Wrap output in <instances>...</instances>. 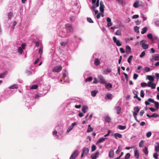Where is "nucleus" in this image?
Segmentation results:
<instances>
[{"label": "nucleus", "mask_w": 159, "mask_h": 159, "mask_svg": "<svg viewBox=\"0 0 159 159\" xmlns=\"http://www.w3.org/2000/svg\"><path fill=\"white\" fill-rule=\"evenodd\" d=\"M134 155L136 158L138 159L139 158V153L137 148H135L134 150Z\"/></svg>", "instance_id": "7"}, {"label": "nucleus", "mask_w": 159, "mask_h": 159, "mask_svg": "<svg viewBox=\"0 0 159 159\" xmlns=\"http://www.w3.org/2000/svg\"><path fill=\"white\" fill-rule=\"evenodd\" d=\"M155 107L157 108V109H158L159 107V103L158 102H157L155 101V102H154Z\"/></svg>", "instance_id": "42"}, {"label": "nucleus", "mask_w": 159, "mask_h": 159, "mask_svg": "<svg viewBox=\"0 0 159 159\" xmlns=\"http://www.w3.org/2000/svg\"><path fill=\"white\" fill-rule=\"evenodd\" d=\"M141 85L142 87H144L147 85V83L145 82H143L141 83Z\"/></svg>", "instance_id": "60"}, {"label": "nucleus", "mask_w": 159, "mask_h": 159, "mask_svg": "<svg viewBox=\"0 0 159 159\" xmlns=\"http://www.w3.org/2000/svg\"><path fill=\"white\" fill-rule=\"evenodd\" d=\"M38 86L37 84H34L31 86V89H36L38 88Z\"/></svg>", "instance_id": "41"}, {"label": "nucleus", "mask_w": 159, "mask_h": 159, "mask_svg": "<svg viewBox=\"0 0 159 159\" xmlns=\"http://www.w3.org/2000/svg\"><path fill=\"white\" fill-rule=\"evenodd\" d=\"M153 59L154 60H159V55H157L153 56Z\"/></svg>", "instance_id": "35"}, {"label": "nucleus", "mask_w": 159, "mask_h": 159, "mask_svg": "<svg viewBox=\"0 0 159 159\" xmlns=\"http://www.w3.org/2000/svg\"><path fill=\"white\" fill-rule=\"evenodd\" d=\"M13 16V14H12V13L11 12H9L8 13V18L9 19H11L12 16Z\"/></svg>", "instance_id": "40"}, {"label": "nucleus", "mask_w": 159, "mask_h": 159, "mask_svg": "<svg viewBox=\"0 0 159 159\" xmlns=\"http://www.w3.org/2000/svg\"><path fill=\"white\" fill-rule=\"evenodd\" d=\"M67 43V42H61V43L60 44L62 46H66Z\"/></svg>", "instance_id": "57"}, {"label": "nucleus", "mask_w": 159, "mask_h": 159, "mask_svg": "<svg viewBox=\"0 0 159 159\" xmlns=\"http://www.w3.org/2000/svg\"><path fill=\"white\" fill-rule=\"evenodd\" d=\"M87 21L89 23H93V21L92 20V19H91V18H90V17H88L87 18Z\"/></svg>", "instance_id": "55"}, {"label": "nucleus", "mask_w": 159, "mask_h": 159, "mask_svg": "<svg viewBox=\"0 0 159 159\" xmlns=\"http://www.w3.org/2000/svg\"><path fill=\"white\" fill-rule=\"evenodd\" d=\"M113 40L114 43H115L116 45L118 46H120L122 45L121 43L120 42V40H117L116 38V37L114 36L113 37Z\"/></svg>", "instance_id": "4"}, {"label": "nucleus", "mask_w": 159, "mask_h": 159, "mask_svg": "<svg viewBox=\"0 0 159 159\" xmlns=\"http://www.w3.org/2000/svg\"><path fill=\"white\" fill-rule=\"evenodd\" d=\"M98 93V91L96 90L92 91L91 92V94L92 96L93 97H95L97 93Z\"/></svg>", "instance_id": "31"}, {"label": "nucleus", "mask_w": 159, "mask_h": 159, "mask_svg": "<svg viewBox=\"0 0 159 159\" xmlns=\"http://www.w3.org/2000/svg\"><path fill=\"white\" fill-rule=\"evenodd\" d=\"M140 96L142 98H143L144 97V92L143 90H141L140 92Z\"/></svg>", "instance_id": "61"}, {"label": "nucleus", "mask_w": 159, "mask_h": 159, "mask_svg": "<svg viewBox=\"0 0 159 159\" xmlns=\"http://www.w3.org/2000/svg\"><path fill=\"white\" fill-rule=\"evenodd\" d=\"M116 110L117 112V114H119L121 111V108L120 107H119L118 106H116Z\"/></svg>", "instance_id": "21"}, {"label": "nucleus", "mask_w": 159, "mask_h": 159, "mask_svg": "<svg viewBox=\"0 0 159 159\" xmlns=\"http://www.w3.org/2000/svg\"><path fill=\"white\" fill-rule=\"evenodd\" d=\"M23 49L21 48V47H19L18 49V52L20 53H22L23 52Z\"/></svg>", "instance_id": "56"}, {"label": "nucleus", "mask_w": 159, "mask_h": 159, "mask_svg": "<svg viewBox=\"0 0 159 159\" xmlns=\"http://www.w3.org/2000/svg\"><path fill=\"white\" fill-rule=\"evenodd\" d=\"M134 112H135L137 113L139 112L140 110L138 106L135 107L134 108Z\"/></svg>", "instance_id": "34"}, {"label": "nucleus", "mask_w": 159, "mask_h": 159, "mask_svg": "<svg viewBox=\"0 0 159 159\" xmlns=\"http://www.w3.org/2000/svg\"><path fill=\"white\" fill-rule=\"evenodd\" d=\"M147 37H148V38L149 39H152V34H148V35H147Z\"/></svg>", "instance_id": "59"}, {"label": "nucleus", "mask_w": 159, "mask_h": 159, "mask_svg": "<svg viewBox=\"0 0 159 159\" xmlns=\"http://www.w3.org/2000/svg\"><path fill=\"white\" fill-rule=\"evenodd\" d=\"M61 70H50V72L51 74H53L55 72L58 73Z\"/></svg>", "instance_id": "49"}, {"label": "nucleus", "mask_w": 159, "mask_h": 159, "mask_svg": "<svg viewBox=\"0 0 159 159\" xmlns=\"http://www.w3.org/2000/svg\"><path fill=\"white\" fill-rule=\"evenodd\" d=\"M157 114H156L155 113L153 114L151 116V117H155L156 118L158 116Z\"/></svg>", "instance_id": "62"}, {"label": "nucleus", "mask_w": 159, "mask_h": 159, "mask_svg": "<svg viewBox=\"0 0 159 159\" xmlns=\"http://www.w3.org/2000/svg\"><path fill=\"white\" fill-rule=\"evenodd\" d=\"M151 135H152V132L151 131H150V132H148L146 134V136L147 138H149L151 136Z\"/></svg>", "instance_id": "51"}, {"label": "nucleus", "mask_w": 159, "mask_h": 159, "mask_svg": "<svg viewBox=\"0 0 159 159\" xmlns=\"http://www.w3.org/2000/svg\"><path fill=\"white\" fill-rule=\"evenodd\" d=\"M99 154L98 152H97L96 153L92 154L91 156V158L92 159H96L98 157Z\"/></svg>", "instance_id": "6"}, {"label": "nucleus", "mask_w": 159, "mask_h": 159, "mask_svg": "<svg viewBox=\"0 0 159 159\" xmlns=\"http://www.w3.org/2000/svg\"><path fill=\"white\" fill-rule=\"evenodd\" d=\"M8 73V71L6 70L4 72L0 74V78H2L6 76Z\"/></svg>", "instance_id": "23"}, {"label": "nucleus", "mask_w": 159, "mask_h": 159, "mask_svg": "<svg viewBox=\"0 0 159 159\" xmlns=\"http://www.w3.org/2000/svg\"><path fill=\"white\" fill-rule=\"evenodd\" d=\"M132 58L133 56L132 55H130L128 58L127 61L129 63H130L131 59H132Z\"/></svg>", "instance_id": "52"}, {"label": "nucleus", "mask_w": 159, "mask_h": 159, "mask_svg": "<svg viewBox=\"0 0 159 159\" xmlns=\"http://www.w3.org/2000/svg\"><path fill=\"white\" fill-rule=\"evenodd\" d=\"M113 96L110 93L107 94L105 97V99H106L111 100Z\"/></svg>", "instance_id": "15"}, {"label": "nucleus", "mask_w": 159, "mask_h": 159, "mask_svg": "<svg viewBox=\"0 0 159 159\" xmlns=\"http://www.w3.org/2000/svg\"><path fill=\"white\" fill-rule=\"evenodd\" d=\"M150 87L152 89H155L156 87V85L155 84L152 82L151 84V86H150Z\"/></svg>", "instance_id": "48"}, {"label": "nucleus", "mask_w": 159, "mask_h": 159, "mask_svg": "<svg viewBox=\"0 0 159 159\" xmlns=\"http://www.w3.org/2000/svg\"><path fill=\"white\" fill-rule=\"evenodd\" d=\"M125 48L126 52L131 53V48L128 45H126L125 46Z\"/></svg>", "instance_id": "22"}, {"label": "nucleus", "mask_w": 159, "mask_h": 159, "mask_svg": "<svg viewBox=\"0 0 159 159\" xmlns=\"http://www.w3.org/2000/svg\"><path fill=\"white\" fill-rule=\"evenodd\" d=\"M153 157L155 159H157L158 157V154L157 153H155L153 155Z\"/></svg>", "instance_id": "54"}, {"label": "nucleus", "mask_w": 159, "mask_h": 159, "mask_svg": "<svg viewBox=\"0 0 159 159\" xmlns=\"http://www.w3.org/2000/svg\"><path fill=\"white\" fill-rule=\"evenodd\" d=\"M104 118L106 122L109 123L111 122V118L109 116H106Z\"/></svg>", "instance_id": "19"}, {"label": "nucleus", "mask_w": 159, "mask_h": 159, "mask_svg": "<svg viewBox=\"0 0 159 159\" xmlns=\"http://www.w3.org/2000/svg\"><path fill=\"white\" fill-rule=\"evenodd\" d=\"M78 155V151L77 150L74 151L71 156L70 159H75Z\"/></svg>", "instance_id": "1"}, {"label": "nucleus", "mask_w": 159, "mask_h": 159, "mask_svg": "<svg viewBox=\"0 0 159 159\" xmlns=\"http://www.w3.org/2000/svg\"><path fill=\"white\" fill-rule=\"evenodd\" d=\"M63 133V131H62L61 132L58 131H57L56 129L54 130L52 132V134L53 135H55L56 136H57V138H58V135H57V133L61 135Z\"/></svg>", "instance_id": "9"}, {"label": "nucleus", "mask_w": 159, "mask_h": 159, "mask_svg": "<svg viewBox=\"0 0 159 159\" xmlns=\"http://www.w3.org/2000/svg\"><path fill=\"white\" fill-rule=\"evenodd\" d=\"M96 148V146L94 144L93 145L92 147L91 151L93 152L94 151Z\"/></svg>", "instance_id": "46"}, {"label": "nucleus", "mask_w": 159, "mask_h": 159, "mask_svg": "<svg viewBox=\"0 0 159 159\" xmlns=\"http://www.w3.org/2000/svg\"><path fill=\"white\" fill-rule=\"evenodd\" d=\"M98 81L101 84H104L106 83V81L105 79L101 75H99L98 77Z\"/></svg>", "instance_id": "3"}, {"label": "nucleus", "mask_w": 159, "mask_h": 159, "mask_svg": "<svg viewBox=\"0 0 159 159\" xmlns=\"http://www.w3.org/2000/svg\"><path fill=\"white\" fill-rule=\"evenodd\" d=\"M114 151L112 150H111L109 152V156L110 158H112L114 156Z\"/></svg>", "instance_id": "20"}, {"label": "nucleus", "mask_w": 159, "mask_h": 159, "mask_svg": "<svg viewBox=\"0 0 159 159\" xmlns=\"http://www.w3.org/2000/svg\"><path fill=\"white\" fill-rule=\"evenodd\" d=\"M105 6L103 4V2L102 1H101L100 2V10L101 12H103L104 11V8Z\"/></svg>", "instance_id": "8"}, {"label": "nucleus", "mask_w": 159, "mask_h": 159, "mask_svg": "<svg viewBox=\"0 0 159 159\" xmlns=\"http://www.w3.org/2000/svg\"><path fill=\"white\" fill-rule=\"evenodd\" d=\"M144 141L142 140L139 143V146L140 147H142L143 146Z\"/></svg>", "instance_id": "47"}, {"label": "nucleus", "mask_w": 159, "mask_h": 159, "mask_svg": "<svg viewBox=\"0 0 159 159\" xmlns=\"http://www.w3.org/2000/svg\"><path fill=\"white\" fill-rule=\"evenodd\" d=\"M88 109V107L86 105H84L83 106L82 108V111L84 113H85Z\"/></svg>", "instance_id": "12"}, {"label": "nucleus", "mask_w": 159, "mask_h": 159, "mask_svg": "<svg viewBox=\"0 0 159 159\" xmlns=\"http://www.w3.org/2000/svg\"><path fill=\"white\" fill-rule=\"evenodd\" d=\"M154 102H155V101L153 99L149 98L148 99L147 101L145 102V104L146 105H148L150 104V102L154 103Z\"/></svg>", "instance_id": "10"}, {"label": "nucleus", "mask_w": 159, "mask_h": 159, "mask_svg": "<svg viewBox=\"0 0 159 159\" xmlns=\"http://www.w3.org/2000/svg\"><path fill=\"white\" fill-rule=\"evenodd\" d=\"M25 73L27 75H30L34 74L35 71L34 70H26Z\"/></svg>", "instance_id": "11"}, {"label": "nucleus", "mask_w": 159, "mask_h": 159, "mask_svg": "<svg viewBox=\"0 0 159 159\" xmlns=\"http://www.w3.org/2000/svg\"><path fill=\"white\" fill-rule=\"evenodd\" d=\"M73 129V127L70 126L67 129L66 133H68L72 129Z\"/></svg>", "instance_id": "50"}, {"label": "nucleus", "mask_w": 159, "mask_h": 159, "mask_svg": "<svg viewBox=\"0 0 159 159\" xmlns=\"http://www.w3.org/2000/svg\"><path fill=\"white\" fill-rule=\"evenodd\" d=\"M139 2H136L133 4V7L135 8H137L139 7Z\"/></svg>", "instance_id": "38"}, {"label": "nucleus", "mask_w": 159, "mask_h": 159, "mask_svg": "<svg viewBox=\"0 0 159 159\" xmlns=\"http://www.w3.org/2000/svg\"><path fill=\"white\" fill-rule=\"evenodd\" d=\"M89 152V149L87 148H84L82 150V153L84 154L87 155L88 154Z\"/></svg>", "instance_id": "14"}, {"label": "nucleus", "mask_w": 159, "mask_h": 159, "mask_svg": "<svg viewBox=\"0 0 159 159\" xmlns=\"http://www.w3.org/2000/svg\"><path fill=\"white\" fill-rule=\"evenodd\" d=\"M114 135L115 138L116 139H117L118 138H121L122 137V135L119 133H115L114 134Z\"/></svg>", "instance_id": "16"}, {"label": "nucleus", "mask_w": 159, "mask_h": 159, "mask_svg": "<svg viewBox=\"0 0 159 159\" xmlns=\"http://www.w3.org/2000/svg\"><path fill=\"white\" fill-rule=\"evenodd\" d=\"M93 79V78L92 77H89L88 78L84 80L85 82H90Z\"/></svg>", "instance_id": "36"}, {"label": "nucleus", "mask_w": 159, "mask_h": 159, "mask_svg": "<svg viewBox=\"0 0 159 159\" xmlns=\"http://www.w3.org/2000/svg\"><path fill=\"white\" fill-rule=\"evenodd\" d=\"M62 67L60 65L57 66L55 68L54 70H61Z\"/></svg>", "instance_id": "45"}, {"label": "nucleus", "mask_w": 159, "mask_h": 159, "mask_svg": "<svg viewBox=\"0 0 159 159\" xmlns=\"http://www.w3.org/2000/svg\"><path fill=\"white\" fill-rule=\"evenodd\" d=\"M139 27L137 26L134 27V30L135 32H136L137 33H139Z\"/></svg>", "instance_id": "37"}, {"label": "nucleus", "mask_w": 159, "mask_h": 159, "mask_svg": "<svg viewBox=\"0 0 159 159\" xmlns=\"http://www.w3.org/2000/svg\"><path fill=\"white\" fill-rule=\"evenodd\" d=\"M107 139V138L102 137L100 138L97 142V144L100 143L104 141Z\"/></svg>", "instance_id": "17"}, {"label": "nucleus", "mask_w": 159, "mask_h": 159, "mask_svg": "<svg viewBox=\"0 0 159 159\" xmlns=\"http://www.w3.org/2000/svg\"><path fill=\"white\" fill-rule=\"evenodd\" d=\"M118 3L120 4H122L125 2L124 0H116Z\"/></svg>", "instance_id": "53"}, {"label": "nucleus", "mask_w": 159, "mask_h": 159, "mask_svg": "<svg viewBox=\"0 0 159 159\" xmlns=\"http://www.w3.org/2000/svg\"><path fill=\"white\" fill-rule=\"evenodd\" d=\"M157 145L155 146V150L157 152H159V143H156Z\"/></svg>", "instance_id": "27"}, {"label": "nucleus", "mask_w": 159, "mask_h": 159, "mask_svg": "<svg viewBox=\"0 0 159 159\" xmlns=\"http://www.w3.org/2000/svg\"><path fill=\"white\" fill-rule=\"evenodd\" d=\"M93 128L91 127L90 125H88V128L87 130V132L89 133L93 131Z\"/></svg>", "instance_id": "26"}, {"label": "nucleus", "mask_w": 159, "mask_h": 159, "mask_svg": "<svg viewBox=\"0 0 159 159\" xmlns=\"http://www.w3.org/2000/svg\"><path fill=\"white\" fill-rule=\"evenodd\" d=\"M145 51H143L142 52L141 54L140 55V57L141 58L143 57L145 55Z\"/></svg>", "instance_id": "44"}, {"label": "nucleus", "mask_w": 159, "mask_h": 159, "mask_svg": "<svg viewBox=\"0 0 159 159\" xmlns=\"http://www.w3.org/2000/svg\"><path fill=\"white\" fill-rule=\"evenodd\" d=\"M94 64L96 65H98L100 63V61L99 59L98 58H96L94 61Z\"/></svg>", "instance_id": "33"}, {"label": "nucleus", "mask_w": 159, "mask_h": 159, "mask_svg": "<svg viewBox=\"0 0 159 159\" xmlns=\"http://www.w3.org/2000/svg\"><path fill=\"white\" fill-rule=\"evenodd\" d=\"M147 30L148 28L147 27H144L142 29V31H141V33L142 34H144L147 32Z\"/></svg>", "instance_id": "32"}, {"label": "nucleus", "mask_w": 159, "mask_h": 159, "mask_svg": "<svg viewBox=\"0 0 159 159\" xmlns=\"http://www.w3.org/2000/svg\"><path fill=\"white\" fill-rule=\"evenodd\" d=\"M104 84L105 88L107 89H111L112 87V85L110 83H107L106 82Z\"/></svg>", "instance_id": "18"}, {"label": "nucleus", "mask_w": 159, "mask_h": 159, "mask_svg": "<svg viewBox=\"0 0 159 159\" xmlns=\"http://www.w3.org/2000/svg\"><path fill=\"white\" fill-rule=\"evenodd\" d=\"M122 149V147L121 145H120L118 146V148L116 152V153L117 154H119L120 152Z\"/></svg>", "instance_id": "24"}, {"label": "nucleus", "mask_w": 159, "mask_h": 159, "mask_svg": "<svg viewBox=\"0 0 159 159\" xmlns=\"http://www.w3.org/2000/svg\"><path fill=\"white\" fill-rule=\"evenodd\" d=\"M152 82H153L148 81L147 83V85L149 87H150V86H151V84Z\"/></svg>", "instance_id": "63"}, {"label": "nucleus", "mask_w": 159, "mask_h": 159, "mask_svg": "<svg viewBox=\"0 0 159 159\" xmlns=\"http://www.w3.org/2000/svg\"><path fill=\"white\" fill-rule=\"evenodd\" d=\"M130 156V154L129 153H128L126 154V155H125V159H129V158Z\"/></svg>", "instance_id": "43"}, {"label": "nucleus", "mask_w": 159, "mask_h": 159, "mask_svg": "<svg viewBox=\"0 0 159 159\" xmlns=\"http://www.w3.org/2000/svg\"><path fill=\"white\" fill-rule=\"evenodd\" d=\"M146 41L144 40H141L140 42V44L141 45L143 49H146L148 47V44H145Z\"/></svg>", "instance_id": "2"}, {"label": "nucleus", "mask_w": 159, "mask_h": 159, "mask_svg": "<svg viewBox=\"0 0 159 159\" xmlns=\"http://www.w3.org/2000/svg\"><path fill=\"white\" fill-rule=\"evenodd\" d=\"M143 150L146 156H147L148 154V151L147 147H145L143 149Z\"/></svg>", "instance_id": "30"}, {"label": "nucleus", "mask_w": 159, "mask_h": 159, "mask_svg": "<svg viewBox=\"0 0 159 159\" xmlns=\"http://www.w3.org/2000/svg\"><path fill=\"white\" fill-rule=\"evenodd\" d=\"M66 27L68 31L71 32L73 31V29L71 25L69 24H67L66 25Z\"/></svg>", "instance_id": "5"}, {"label": "nucleus", "mask_w": 159, "mask_h": 159, "mask_svg": "<svg viewBox=\"0 0 159 159\" xmlns=\"http://www.w3.org/2000/svg\"><path fill=\"white\" fill-rule=\"evenodd\" d=\"M117 127L120 130H124L126 128L125 126H123L121 125H118Z\"/></svg>", "instance_id": "29"}, {"label": "nucleus", "mask_w": 159, "mask_h": 159, "mask_svg": "<svg viewBox=\"0 0 159 159\" xmlns=\"http://www.w3.org/2000/svg\"><path fill=\"white\" fill-rule=\"evenodd\" d=\"M8 88L10 89H17L18 88V86L16 84H14L9 87Z\"/></svg>", "instance_id": "25"}, {"label": "nucleus", "mask_w": 159, "mask_h": 159, "mask_svg": "<svg viewBox=\"0 0 159 159\" xmlns=\"http://www.w3.org/2000/svg\"><path fill=\"white\" fill-rule=\"evenodd\" d=\"M98 83V80L96 78H94V81L93 82V83L97 84Z\"/></svg>", "instance_id": "64"}, {"label": "nucleus", "mask_w": 159, "mask_h": 159, "mask_svg": "<svg viewBox=\"0 0 159 159\" xmlns=\"http://www.w3.org/2000/svg\"><path fill=\"white\" fill-rule=\"evenodd\" d=\"M115 34L117 35L121 36V30H117L115 33Z\"/></svg>", "instance_id": "39"}, {"label": "nucleus", "mask_w": 159, "mask_h": 159, "mask_svg": "<svg viewBox=\"0 0 159 159\" xmlns=\"http://www.w3.org/2000/svg\"><path fill=\"white\" fill-rule=\"evenodd\" d=\"M147 79L148 80H149L153 82V77L151 75H148L147 76Z\"/></svg>", "instance_id": "28"}, {"label": "nucleus", "mask_w": 159, "mask_h": 159, "mask_svg": "<svg viewBox=\"0 0 159 159\" xmlns=\"http://www.w3.org/2000/svg\"><path fill=\"white\" fill-rule=\"evenodd\" d=\"M107 21L108 22L107 25L108 27H110L112 25V23L111 22V20L110 18L108 17L107 18Z\"/></svg>", "instance_id": "13"}, {"label": "nucleus", "mask_w": 159, "mask_h": 159, "mask_svg": "<svg viewBox=\"0 0 159 159\" xmlns=\"http://www.w3.org/2000/svg\"><path fill=\"white\" fill-rule=\"evenodd\" d=\"M111 70H104L103 73L105 74H107L111 72Z\"/></svg>", "instance_id": "58"}]
</instances>
